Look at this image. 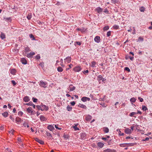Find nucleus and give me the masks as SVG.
<instances>
[{
    "label": "nucleus",
    "instance_id": "20e7f679",
    "mask_svg": "<svg viewBox=\"0 0 152 152\" xmlns=\"http://www.w3.org/2000/svg\"><path fill=\"white\" fill-rule=\"evenodd\" d=\"M103 152H116L115 150L107 149L103 151Z\"/></svg>",
    "mask_w": 152,
    "mask_h": 152
},
{
    "label": "nucleus",
    "instance_id": "412c9836",
    "mask_svg": "<svg viewBox=\"0 0 152 152\" xmlns=\"http://www.w3.org/2000/svg\"><path fill=\"white\" fill-rule=\"evenodd\" d=\"M27 111L28 113H32V108L31 107H28L27 109Z\"/></svg>",
    "mask_w": 152,
    "mask_h": 152
},
{
    "label": "nucleus",
    "instance_id": "6ab92c4d",
    "mask_svg": "<svg viewBox=\"0 0 152 152\" xmlns=\"http://www.w3.org/2000/svg\"><path fill=\"white\" fill-rule=\"evenodd\" d=\"M23 100L25 102H28L30 100L29 97L26 96L23 98Z\"/></svg>",
    "mask_w": 152,
    "mask_h": 152
},
{
    "label": "nucleus",
    "instance_id": "c756f323",
    "mask_svg": "<svg viewBox=\"0 0 152 152\" xmlns=\"http://www.w3.org/2000/svg\"><path fill=\"white\" fill-rule=\"evenodd\" d=\"M57 70L58 72H61L63 71V69L61 67L59 66L57 68Z\"/></svg>",
    "mask_w": 152,
    "mask_h": 152
},
{
    "label": "nucleus",
    "instance_id": "5701e85b",
    "mask_svg": "<svg viewBox=\"0 0 152 152\" xmlns=\"http://www.w3.org/2000/svg\"><path fill=\"white\" fill-rule=\"evenodd\" d=\"M109 28V27L108 26H106L104 27L103 28V30L104 31H105L107 30Z\"/></svg>",
    "mask_w": 152,
    "mask_h": 152
},
{
    "label": "nucleus",
    "instance_id": "052dcab7",
    "mask_svg": "<svg viewBox=\"0 0 152 152\" xmlns=\"http://www.w3.org/2000/svg\"><path fill=\"white\" fill-rule=\"evenodd\" d=\"M100 104L102 105V107H107V105H105V104L103 103L101 104Z\"/></svg>",
    "mask_w": 152,
    "mask_h": 152
},
{
    "label": "nucleus",
    "instance_id": "3c124183",
    "mask_svg": "<svg viewBox=\"0 0 152 152\" xmlns=\"http://www.w3.org/2000/svg\"><path fill=\"white\" fill-rule=\"evenodd\" d=\"M46 134L47 135V136H48L51 137V134L48 132H47L46 133Z\"/></svg>",
    "mask_w": 152,
    "mask_h": 152
},
{
    "label": "nucleus",
    "instance_id": "dca6fc26",
    "mask_svg": "<svg viewBox=\"0 0 152 152\" xmlns=\"http://www.w3.org/2000/svg\"><path fill=\"white\" fill-rule=\"evenodd\" d=\"M96 11L98 13H100L103 10L100 7L97 8L96 9Z\"/></svg>",
    "mask_w": 152,
    "mask_h": 152
},
{
    "label": "nucleus",
    "instance_id": "aec40b11",
    "mask_svg": "<svg viewBox=\"0 0 152 152\" xmlns=\"http://www.w3.org/2000/svg\"><path fill=\"white\" fill-rule=\"evenodd\" d=\"M96 62L94 61H93L91 62V65L90 66L92 67H96Z\"/></svg>",
    "mask_w": 152,
    "mask_h": 152
},
{
    "label": "nucleus",
    "instance_id": "4468645a",
    "mask_svg": "<svg viewBox=\"0 0 152 152\" xmlns=\"http://www.w3.org/2000/svg\"><path fill=\"white\" fill-rule=\"evenodd\" d=\"M47 128L50 131H52L54 129V127L51 125H49L47 127Z\"/></svg>",
    "mask_w": 152,
    "mask_h": 152
},
{
    "label": "nucleus",
    "instance_id": "f03ea898",
    "mask_svg": "<svg viewBox=\"0 0 152 152\" xmlns=\"http://www.w3.org/2000/svg\"><path fill=\"white\" fill-rule=\"evenodd\" d=\"M49 109L48 107L45 105L41 104V109L42 111L43 110H48Z\"/></svg>",
    "mask_w": 152,
    "mask_h": 152
},
{
    "label": "nucleus",
    "instance_id": "de8ad7c7",
    "mask_svg": "<svg viewBox=\"0 0 152 152\" xmlns=\"http://www.w3.org/2000/svg\"><path fill=\"white\" fill-rule=\"evenodd\" d=\"M124 70L127 71L128 72H129L130 71V69H129L128 67H126L124 68Z\"/></svg>",
    "mask_w": 152,
    "mask_h": 152
},
{
    "label": "nucleus",
    "instance_id": "79ce46f5",
    "mask_svg": "<svg viewBox=\"0 0 152 152\" xmlns=\"http://www.w3.org/2000/svg\"><path fill=\"white\" fill-rule=\"evenodd\" d=\"M30 51V48L27 47H26L25 49V51L26 52H27Z\"/></svg>",
    "mask_w": 152,
    "mask_h": 152
},
{
    "label": "nucleus",
    "instance_id": "338daca9",
    "mask_svg": "<svg viewBox=\"0 0 152 152\" xmlns=\"http://www.w3.org/2000/svg\"><path fill=\"white\" fill-rule=\"evenodd\" d=\"M106 79L104 78H102V81L104 82V83L106 81Z\"/></svg>",
    "mask_w": 152,
    "mask_h": 152
},
{
    "label": "nucleus",
    "instance_id": "2eb2a0df",
    "mask_svg": "<svg viewBox=\"0 0 152 152\" xmlns=\"http://www.w3.org/2000/svg\"><path fill=\"white\" fill-rule=\"evenodd\" d=\"M21 62L22 63V64H27V61L26 59L24 58H21Z\"/></svg>",
    "mask_w": 152,
    "mask_h": 152
},
{
    "label": "nucleus",
    "instance_id": "ea45409f",
    "mask_svg": "<svg viewBox=\"0 0 152 152\" xmlns=\"http://www.w3.org/2000/svg\"><path fill=\"white\" fill-rule=\"evenodd\" d=\"M117 132L118 131V133H119V134L121 135V136H123L124 135V133H122L121 134H120V133H121V131L120 130V129H117Z\"/></svg>",
    "mask_w": 152,
    "mask_h": 152
},
{
    "label": "nucleus",
    "instance_id": "c85d7f7f",
    "mask_svg": "<svg viewBox=\"0 0 152 152\" xmlns=\"http://www.w3.org/2000/svg\"><path fill=\"white\" fill-rule=\"evenodd\" d=\"M40 118L41 121H44L45 120V117L43 116H41Z\"/></svg>",
    "mask_w": 152,
    "mask_h": 152
},
{
    "label": "nucleus",
    "instance_id": "4be33fe9",
    "mask_svg": "<svg viewBox=\"0 0 152 152\" xmlns=\"http://www.w3.org/2000/svg\"><path fill=\"white\" fill-rule=\"evenodd\" d=\"M18 142V143H20L21 142H22L23 140V139H22L20 137H18L17 139Z\"/></svg>",
    "mask_w": 152,
    "mask_h": 152
},
{
    "label": "nucleus",
    "instance_id": "bf43d9fd",
    "mask_svg": "<svg viewBox=\"0 0 152 152\" xmlns=\"http://www.w3.org/2000/svg\"><path fill=\"white\" fill-rule=\"evenodd\" d=\"M4 127L3 126H0V130H3L4 129Z\"/></svg>",
    "mask_w": 152,
    "mask_h": 152
},
{
    "label": "nucleus",
    "instance_id": "e2e57ef3",
    "mask_svg": "<svg viewBox=\"0 0 152 152\" xmlns=\"http://www.w3.org/2000/svg\"><path fill=\"white\" fill-rule=\"evenodd\" d=\"M71 104L72 105V106H74L75 105V102L73 101V102H71Z\"/></svg>",
    "mask_w": 152,
    "mask_h": 152
},
{
    "label": "nucleus",
    "instance_id": "4d7b16f0",
    "mask_svg": "<svg viewBox=\"0 0 152 152\" xmlns=\"http://www.w3.org/2000/svg\"><path fill=\"white\" fill-rule=\"evenodd\" d=\"M6 152H12V151L10 150V149L8 148H7L6 149Z\"/></svg>",
    "mask_w": 152,
    "mask_h": 152
},
{
    "label": "nucleus",
    "instance_id": "423d86ee",
    "mask_svg": "<svg viewBox=\"0 0 152 152\" xmlns=\"http://www.w3.org/2000/svg\"><path fill=\"white\" fill-rule=\"evenodd\" d=\"M125 132L128 134H130L132 133V130L128 128H126L125 130Z\"/></svg>",
    "mask_w": 152,
    "mask_h": 152
},
{
    "label": "nucleus",
    "instance_id": "4c0bfd02",
    "mask_svg": "<svg viewBox=\"0 0 152 152\" xmlns=\"http://www.w3.org/2000/svg\"><path fill=\"white\" fill-rule=\"evenodd\" d=\"M25 104L27 105L32 106L33 105V103L32 102H30L28 103H26Z\"/></svg>",
    "mask_w": 152,
    "mask_h": 152
},
{
    "label": "nucleus",
    "instance_id": "0eeeda50",
    "mask_svg": "<svg viewBox=\"0 0 152 152\" xmlns=\"http://www.w3.org/2000/svg\"><path fill=\"white\" fill-rule=\"evenodd\" d=\"M75 89V86H73L72 85H70L68 88V90H69L70 91H72Z\"/></svg>",
    "mask_w": 152,
    "mask_h": 152
},
{
    "label": "nucleus",
    "instance_id": "7ed1b4c3",
    "mask_svg": "<svg viewBox=\"0 0 152 152\" xmlns=\"http://www.w3.org/2000/svg\"><path fill=\"white\" fill-rule=\"evenodd\" d=\"M73 70L75 72H79L81 70V68L80 66H77L73 68Z\"/></svg>",
    "mask_w": 152,
    "mask_h": 152
},
{
    "label": "nucleus",
    "instance_id": "39448f33",
    "mask_svg": "<svg viewBox=\"0 0 152 152\" xmlns=\"http://www.w3.org/2000/svg\"><path fill=\"white\" fill-rule=\"evenodd\" d=\"M95 41L97 43H99L100 41V38L99 36H96L94 39Z\"/></svg>",
    "mask_w": 152,
    "mask_h": 152
},
{
    "label": "nucleus",
    "instance_id": "6e6552de",
    "mask_svg": "<svg viewBox=\"0 0 152 152\" xmlns=\"http://www.w3.org/2000/svg\"><path fill=\"white\" fill-rule=\"evenodd\" d=\"M35 53L34 52H30L27 55V57L28 58H32L33 55L35 54Z\"/></svg>",
    "mask_w": 152,
    "mask_h": 152
},
{
    "label": "nucleus",
    "instance_id": "8fccbe9b",
    "mask_svg": "<svg viewBox=\"0 0 152 152\" xmlns=\"http://www.w3.org/2000/svg\"><path fill=\"white\" fill-rule=\"evenodd\" d=\"M11 83L14 86L17 83H16L15 82V81L13 80L11 81Z\"/></svg>",
    "mask_w": 152,
    "mask_h": 152
},
{
    "label": "nucleus",
    "instance_id": "c03bdc74",
    "mask_svg": "<svg viewBox=\"0 0 152 152\" xmlns=\"http://www.w3.org/2000/svg\"><path fill=\"white\" fill-rule=\"evenodd\" d=\"M23 113L21 111H20L18 112V114L20 116H22L23 115Z\"/></svg>",
    "mask_w": 152,
    "mask_h": 152
},
{
    "label": "nucleus",
    "instance_id": "9d476101",
    "mask_svg": "<svg viewBox=\"0 0 152 152\" xmlns=\"http://www.w3.org/2000/svg\"><path fill=\"white\" fill-rule=\"evenodd\" d=\"M65 62H66L67 63H69L71 61V57L68 56L64 59Z\"/></svg>",
    "mask_w": 152,
    "mask_h": 152
},
{
    "label": "nucleus",
    "instance_id": "ddd939ff",
    "mask_svg": "<svg viewBox=\"0 0 152 152\" xmlns=\"http://www.w3.org/2000/svg\"><path fill=\"white\" fill-rule=\"evenodd\" d=\"M97 79L99 83H101V81L102 80L103 77L101 75H99L97 77Z\"/></svg>",
    "mask_w": 152,
    "mask_h": 152
},
{
    "label": "nucleus",
    "instance_id": "2f4dec72",
    "mask_svg": "<svg viewBox=\"0 0 152 152\" xmlns=\"http://www.w3.org/2000/svg\"><path fill=\"white\" fill-rule=\"evenodd\" d=\"M136 101V99L134 97L131 98L130 99V101L132 102H134Z\"/></svg>",
    "mask_w": 152,
    "mask_h": 152
},
{
    "label": "nucleus",
    "instance_id": "774afa93",
    "mask_svg": "<svg viewBox=\"0 0 152 152\" xmlns=\"http://www.w3.org/2000/svg\"><path fill=\"white\" fill-rule=\"evenodd\" d=\"M151 26L149 27V28H148L150 30L152 29V22H151Z\"/></svg>",
    "mask_w": 152,
    "mask_h": 152
},
{
    "label": "nucleus",
    "instance_id": "69168bd1",
    "mask_svg": "<svg viewBox=\"0 0 152 152\" xmlns=\"http://www.w3.org/2000/svg\"><path fill=\"white\" fill-rule=\"evenodd\" d=\"M76 43L78 45H81V43L80 42H76Z\"/></svg>",
    "mask_w": 152,
    "mask_h": 152
},
{
    "label": "nucleus",
    "instance_id": "09e8293b",
    "mask_svg": "<svg viewBox=\"0 0 152 152\" xmlns=\"http://www.w3.org/2000/svg\"><path fill=\"white\" fill-rule=\"evenodd\" d=\"M83 72L84 74H86V73H88L89 72V71L88 70H84L83 71Z\"/></svg>",
    "mask_w": 152,
    "mask_h": 152
},
{
    "label": "nucleus",
    "instance_id": "0e129e2a",
    "mask_svg": "<svg viewBox=\"0 0 152 152\" xmlns=\"http://www.w3.org/2000/svg\"><path fill=\"white\" fill-rule=\"evenodd\" d=\"M149 140V138L148 137H146L145 139V140H143V141H148Z\"/></svg>",
    "mask_w": 152,
    "mask_h": 152
},
{
    "label": "nucleus",
    "instance_id": "e433bc0d",
    "mask_svg": "<svg viewBox=\"0 0 152 152\" xmlns=\"http://www.w3.org/2000/svg\"><path fill=\"white\" fill-rule=\"evenodd\" d=\"M86 99L87 98L86 97H83L81 99V100L83 102H85L86 101Z\"/></svg>",
    "mask_w": 152,
    "mask_h": 152
},
{
    "label": "nucleus",
    "instance_id": "603ef678",
    "mask_svg": "<svg viewBox=\"0 0 152 152\" xmlns=\"http://www.w3.org/2000/svg\"><path fill=\"white\" fill-rule=\"evenodd\" d=\"M58 125H55V127L57 129H59V130H61V128H58Z\"/></svg>",
    "mask_w": 152,
    "mask_h": 152
},
{
    "label": "nucleus",
    "instance_id": "a211bd4d",
    "mask_svg": "<svg viewBox=\"0 0 152 152\" xmlns=\"http://www.w3.org/2000/svg\"><path fill=\"white\" fill-rule=\"evenodd\" d=\"M22 121V120L19 117H16L15 119V121L16 123H21Z\"/></svg>",
    "mask_w": 152,
    "mask_h": 152
},
{
    "label": "nucleus",
    "instance_id": "cd10ccee",
    "mask_svg": "<svg viewBox=\"0 0 152 152\" xmlns=\"http://www.w3.org/2000/svg\"><path fill=\"white\" fill-rule=\"evenodd\" d=\"M142 109L143 111H146L147 110H148V108L146 107V106L145 105H142Z\"/></svg>",
    "mask_w": 152,
    "mask_h": 152
},
{
    "label": "nucleus",
    "instance_id": "473e14b6",
    "mask_svg": "<svg viewBox=\"0 0 152 152\" xmlns=\"http://www.w3.org/2000/svg\"><path fill=\"white\" fill-rule=\"evenodd\" d=\"M137 114L136 112H132L129 114V116L131 117L134 116V115Z\"/></svg>",
    "mask_w": 152,
    "mask_h": 152
},
{
    "label": "nucleus",
    "instance_id": "f8f14e48",
    "mask_svg": "<svg viewBox=\"0 0 152 152\" xmlns=\"http://www.w3.org/2000/svg\"><path fill=\"white\" fill-rule=\"evenodd\" d=\"M97 145L100 148H102L104 145V144L101 142H99L97 143Z\"/></svg>",
    "mask_w": 152,
    "mask_h": 152
},
{
    "label": "nucleus",
    "instance_id": "5fc2aeb1",
    "mask_svg": "<svg viewBox=\"0 0 152 152\" xmlns=\"http://www.w3.org/2000/svg\"><path fill=\"white\" fill-rule=\"evenodd\" d=\"M35 57L37 59H40V56L39 55H38L37 56H36Z\"/></svg>",
    "mask_w": 152,
    "mask_h": 152
},
{
    "label": "nucleus",
    "instance_id": "a19ab883",
    "mask_svg": "<svg viewBox=\"0 0 152 152\" xmlns=\"http://www.w3.org/2000/svg\"><path fill=\"white\" fill-rule=\"evenodd\" d=\"M36 107L38 110H41V105H37Z\"/></svg>",
    "mask_w": 152,
    "mask_h": 152
},
{
    "label": "nucleus",
    "instance_id": "680f3d73",
    "mask_svg": "<svg viewBox=\"0 0 152 152\" xmlns=\"http://www.w3.org/2000/svg\"><path fill=\"white\" fill-rule=\"evenodd\" d=\"M136 113L137 114H139L140 115H141L142 114V112L139 110H137V112Z\"/></svg>",
    "mask_w": 152,
    "mask_h": 152
},
{
    "label": "nucleus",
    "instance_id": "72a5a7b5",
    "mask_svg": "<svg viewBox=\"0 0 152 152\" xmlns=\"http://www.w3.org/2000/svg\"><path fill=\"white\" fill-rule=\"evenodd\" d=\"M79 106L80 107L82 108H85L86 107V106L85 105L82 104H79Z\"/></svg>",
    "mask_w": 152,
    "mask_h": 152
},
{
    "label": "nucleus",
    "instance_id": "13d9d810",
    "mask_svg": "<svg viewBox=\"0 0 152 152\" xmlns=\"http://www.w3.org/2000/svg\"><path fill=\"white\" fill-rule=\"evenodd\" d=\"M33 101L34 102H37V99L34 98H33Z\"/></svg>",
    "mask_w": 152,
    "mask_h": 152
},
{
    "label": "nucleus",
    "instance_id": "bb28decb",
    "mask_svg": "<svg viewBox=\"0 0 152 152\" xmlns=\"http://www.w3.org/2000/svg\"><path fill=\"white\" fill-rule=\"evenodd\" d=\"M31 17L32 15L31 13H29L27 16V18L28 20H30Z\"/></svg>",
    "mask_w": 152,
    "mask_h": 152
},
{
    "label": "nucleus",
    "instance_id": "864d4df0",
    "mask_svg": "<svg viewBox=\"0 0 152 152\" xmlns=\"http://www.w3.org/2000/svg\"><path fill=\"white\" fill-rule=\"evenodd\" d=\"M14 131V130H13V129L11 130L9 132V133H10L11 134L13 135Z\"/></svg>",
    "mask_w": 152,
    "mask_h": 152
},
{
    "label": "nucleus",
    "instance_id": "1a4fd4ad",
    "mask_svg": "<svg viewBox=\"0 0 152 152\" xmlns=\"http://www.w3.org/2000/svg\"><path fill=\"white\" fill-rule=\"evenodd\" d=\"M92 116L90 115H88L86 116L85 119L87 121H90L92 118Z\"/></svg>",
    "mask_w": 152,
    "mask_h": 152
},
{
    "label": "nucleus",
    "instance_id": "393cba45",
    "mask_svg": "<svg viewBox=\"0 0 152 152\" xmlns=\"http://www.w3.org/2000/svg\"><path fill=\"white\" fill-rule=\"evenodd\" d=\"M8 113L7 112H5L2 113V115L4 116V117H7L8 115Z\"/></svg>",
    "mask_w": 152,
    "mask_h": 152
},
{
    "label": "nucleus",
    "instance_id": "a878e982",
    "mask_svg": "<svg viewBox=\"0 0 152 152\" xmlns=\"http://www.w3.org/2000/svg\"><path fill=\"white\" fill-rule=\"evenodd\" d=\"M103 130L104 132L105 133H108L109 132V130L107 127H104L103 128Z\"/></svg>",
    "mask_w": 152,
    "mask_h": 152
},
{
    "label": "nucleus",
    "instance_id": "c9c22d12",
    "mask_svg": "<svg viewBox=\"0 0 152 152\" xmlns=\"http://www.w3.org/2000/svg\"><path fill=\"white\" fill-rule=\"evenodd\" d=\"M72 127L75 131L79 130V128L77 127L76 125L73 126Z\"/></svg>",
    "mask_w": 152,
    "mask_h": 152
},
{
    "label": "nucleus",
    "instance_id": "9b49d317",
    "mask_svg": "<svg viewBox=\"0 0 152 152\" xmlns=\"http://www.w3.org/2000/svg\"><path fill=\"white\" fill-rule=\"evenodd\" d=\"M35 140L37 142L41 144H44V142L43 141L39 139L38 138H36L35 139Z\"/></svg>",
    "mask_w": 152,
    "mask_h": 152
},
{
    "label": "nucleus",
    "instance_id": "7c9ffc66",
    "mask_svg": "<svg viewBox=\"0 0 152 152\" xmlns=\"http://www.w3.org/2000/svg\"><path fill=\"white\" fill-rule=\"evenodd\" d=\"M113 28L115 29H118L119 28V26L117 25H114L113 27Z\"/></svg>",
    "mask_w": 152,
    "mask_h": 152
},
{
    "label": "nucleus",
    "instance_id": "37998d69",
    "mask_svg": "<svg viewBox=\"0 0 152 152\" xmlns=\"http://www.w3.org/2000/svg\"><path fill=\"white\" fill-rule=\"evenodd\" d=\"M143 39L141 37H140L138 38V41H143Z\"/></svg>",
    "mask_w": 152,
    "mask_h": 152
},
{
    "label": "nucleus",
    "instance_id": "49530a36",
    "mask_svg": "<svg viewBox=\"0 0 152 152\" xmlns=\"http://www.w3.org/2000/svg\"><path fill=\"white\" fill-rule=\"evenodd\" d=\"M111 34V31H109L107 32V37H109L110 36Z\"/></svg>",
    "mask_w": 152,
    "mask_h": 152
},
{
    "label": "nucleus",
    "instance_id": "f3484780",
    "mask_svg": "<svg viewBox=\"0 0 152 152\" xmlns=\"http://www.w3.org/2000/svg\"><path fill=\"white\" fill-rule=\"evenodd\" d=\"M0 37L2 39H4L5 38H6L5 35L4 33L1 32Z\"/></svg>",
    "mask_w": 152,
    "mask_h": 152
},
{
    "label": "nucleus",
    "instance_id": "58836bf2",
    "mask_svg": "<svg viewBox=\"0 0 152 152\" xmlns=\"http://www.w3.org/2000/svg\"><path fill=\"white\" fill-rule=\"evenodd\" d=\"M72 109V107H70V106L68 105L67 107V109L68 111L71 110Z\"/></svg>",
    "mask_w": 152,
    "mask_h": 152
},
{
    "label": "nucleus",
    "instance_id": "6e6d98bb",
    "mask_svg": "<svg viewBox=\"0 0 152 152\" xmlns=\"http://www.w3.org/2000/svg\"><path fill=\"white\" fill-rule=\"evenodd\" d=\"M138 99L140 100V102H142L143 101V99L142 98H141V97H139Z\"/></svg>",
    "mask_w": 152,
    "mask_h": 152
},
{
    "label": "nucleus",
    "instance_id": "a18cd8bd",
    "mask_svg": "<svg viewBox=\"0 0 152 152\" xmlns=\"http://www.w3.org/2000/svg\"><path fill=\"white\" fill-rule=\"evenodd\" d=\"M140 10L141 12H143L145 10L144 8L142 7H141L140 8Z\"/></svg>",
    "mask_w": 152,
    "mask_h": 152
},
{
    "label": "nucleus",
    "instance_id": "b1692460",
    "mask_svg": "<svg viewBox=\"0 0 152 152\" xmlns=\"http://www.w3.org/2000/svg\"><path fill=\"white\" fill-rule=\"evenodd\" d=\"M16 72V70L15 69H12L10 70V73L12 75H15Z\"/></svg>",
    "mask_w": 152,
    "mask_h": 152
},
{
    "label": "nucleus",
    "instance_id": "f257e3e1",
    "mask_svg": "<svg viewBox=\"0 0 152 152\" xmlns=\"http://www.w3.org/2000/svg\"><path fill=\"white\" fill-rule=\"evenodd\" d=\"M39 85L40 86L44 88H46L47 87V85H48L47 83L46 82H44L42 80L40 81Z\"/></svg>",
    "mask_w": 152,
    "mask_h": 152
},
{
    "label": "nucleus",
    "instance_id": "f704fd0d",
    "mask_svg": "<svg viewBox=\"0 0 152 152\" xmlns=\"http://www.w3.org/2000/svg\"><path fill=\"white\" fill-rule=\"evenodd\" d=\"M29 37L31 38H32V40H35V38L34 37V36L32 34H30Z\"/></svg>",
    "mask_w": 152,
    "mask_h": 152
}]
</instances>
